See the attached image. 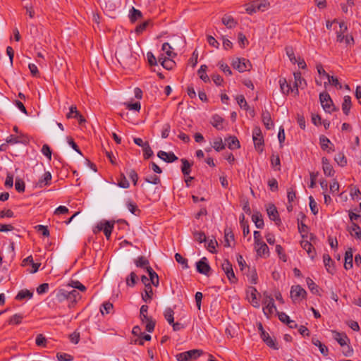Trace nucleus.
Returning <instances> with one entry per match:
<instances>
[{
	"label": "nucleus",
	"mask_w": 361,
	"mask_h": 361,
	"mask_svg": "<svg viewBox=\"0 0 361 361\" xmlns=\"http://www.w3.org/2000/svg\"><path fill=\"white\" fill-rule=\"evenodd\" d=\"M319 100L322 108L326 112L331 114L337 111L329 93L326 92L320 93Z\"/></svg>",
	"instance_id": "obj_1"
},
{
	"label": "nucleus",
	"mask_w": 361,
	"mask_h": 361,
	"mask_svg": "<svg viewBox=\"0 0 361 361\" xmlns=\"http://www.w3.org/2000/svg\"><path fill=\"white\" fill-rule=\"evenodd\" d=\"M269 4L267 0H257L249 4L246 8V11L249 14H252L257 11H265Z\"/></svg>",
	"instance_id": "obj_2"
},
{
	"label": "nucleus",
	"mask_w": 361,
	"mask_h": 361,
	"mask_svg": "<svg viewBox=\"0 0 361 361\" xmlns=\"http://www.w3.org/2000/svg\"><path fill=\"white\" fill-rule=\"evenodd\" d=\"M202 354V350L193 349L183 353H178L176 355L178 361H191L197 359Z\"/></svg>",
	"instance_id": "obj_3"
},
{
	"label": "nucleus",
	"mask_w": 361,
	"mask_h": 361,
	"mask_svg": "<svg viewBox=\"0 0 361 361\" xmlns=\"http://www.w3.org/2000/svg\"><path fill=\"white\" fill-rule=\"evenodd\" d=\"M263 302L265 305V307H263V312L267 317L271 315L274 312H277L273 298L266 293H264Z\"/></svg>",
	"instance_id": "obj_4"
},
{
	"label": "nucleus",
	"mask_w": 361,
	"mask_h": 361,
	"mask_svg": "<svg viewBox=\"0 0 361 361\" xmlns=\"http://www.w3.org/2000/svg\"><path fill=\"white\" fill-rule=\"evenodd\" d=\"M252 139L255 147L259 152H262V146L264 145V139L262 134V130L259 127L256 126L252 131Z\"/></svg>",
	"instance_id": "obj_5"
},
{
	"label": "nucleus",
	"mask_w": 361,
	"mask_h": 361,
	"mask_svg": "<svg viewBox=\"0 0 361 361\" xmlns=\"http://www.w3.org/2000/svg\"><path fill=\"white\" fill-rule=\"evenodd\" d=\"M307 295L306 290L300 286H293L290 290V297L294 302H300L305 298Z\"/></svg>",
	"instance_id": "obj_6"
},
{
	"label": "nucleus",
	"mask_w": 361,
	"mask_h": 361,
	"mask_svg": "<svg viewBox=\"0 0 361 361\" xmlns=\"http://www.w3.org/2000/svg\"><path fill=\"white\" fill-rule=\"evenodd\" d=\"M221 268L231 283L237 282L238 279L235 276L233 266L228 259L224 260V263L221 264Z\"/></svg>",
	"instance_id": "obj_7"
},
{
	"label": "nucleus",
	"mask_w": 361,
	"mask_h": 361,
	"mask_svg": "<svg viewBox=\"0 0 361 361\" xmlns=\"http://www.w3.org/2000/svg\"><path fill=\"white\" fill-rule=\"evenodd\" d=\"M233 68L238 70L239 72L243 73L246 71H249L251 66L250 63L248 60L244 58H237L232 63Z\"/></svg>",
	"instance_id": "obj_8"
},
{
	"label": "nucleus",
	"mask_w": 361,
	"mask_h": 361,
	"mask_svg": "<svg viewBox=\"0 0 361 361\" xmlns=\"http://www.w3.org/2000/svg\"><path fill=\"white\" fill-rule=\"evenodd\" d=\"M302 240L300 241V245L302 247L303 250H305L308 256L312 259H314L317 255L316 250L312 245V244L308 241L307 240H305V235H302Z\"/></svg>",
	"instance_id": "obj_9"
},
{
	"label": "nucleus",
	"mask_w": 361,
	"mask_h": 361,
	"mask_svg": "<svg viewBox=\"0 0 361 361\" xmlns=\"http://www.w3.org/2000/svg\"><path fill=\"white\" fill-rule=\"evenodd\" d=\"M197 271L204 275L208 276L211 267L207 262V259L204 257L196 263Z\"/></svg>",
	"instance_id": "obj_10"
},
{
	"label": "nucleus",
	"mask_w": 361,
	"mask_h": 361,
	"mask_svg": "<svg viewBox=\"0 0 361 361\" xmlns=\"http://www.w3.org/2000/svg\"><path fill=\"white\" fill-rule=\"evenodd\" d=\"M257 290L255 287L250 286L247 290V297L250 303L255 307H259V302L257 298Z\"/></svg>",
	"instance_id": "obj_11"
},
{
	"label": "nucleus",
	"mask_w": 361,
	"mask_h": 361,
	"mask_svg": "<svg viewBox=\"0 0 361 361\" xmlns=\"http://www.w3.org/2000/svg\"><path fill=\"white\" fill-rule=\"evenodd\" d=\"M322 164L324 175L326 176L333 177L335 175V171L332 165L330 164L329 160L326 157H322Z\"/></svg>",
	"instance_id": "obj_12"
},
{
	"label": "nucleus",
	"mask_w": 361,
	"mask_h": 361,
	"mask_svg": "<svg viewBox=\"0 0 361 361\" xmlns=\"http://www.w3.org/2000/svg\"><path fill=\"white\" fill-rule=\"evenodd\" d=\"M6 141L8 144L11 145H14L17 143L26 144L28 142V138L26 135L23 134H20L18 136L11 135L6 138Z\"/></svg>",
	"instance_id": "obj_13"
},
{
	"label": "nucleus",
	"mask_w": 361,
	"mask_h": 361,
	"mask_svg": "<svg viewBox=\"0 0 361 361\" xmlns=\"http://www.w3.org/2000/svg\"><path fill=\"white\" fill-rule=\"evenodd\" d=\"M267 214L271 221L276 222V224L281 222L279 212L274 204H270L267 208Z\"/></svg>",
	"instance_id": "obj_14"
},
{
	"label": "nucleus",
	"mask_w": 361,
	"mask_h": 361,
	"mask_svg": "<svg viewBox=\"0 0 361 361\" xmlns=\"http://www.w3.org/2000/svg\"><path fill=\"white\" fill-rule=\"evenodd\" d=\"M157 157L167 163L178 160V157L172 152H166L161 150L157 153Z\"/></svg>",
	"instance_id": "obj_15"
},
{
	"label": "nucleus",
	"mask_w": 361,
	"mask_h": 361,
	"mask_svg": "<svg viewBox=\"0 0 361 361\" xmlns=\"http://www.w3.org/2000/svg\"><path fill=\"white\" fill-rule=\"evenodd\" d=\"M67 118H76L80 123L85 122V120L83 116L79 113L77 110V107L75 105L71 106L69 109V112L66 114Z\"/></svg>",
	"instance_id": "obj_16"
},
{
	"label": "nucleus",
	"mask_w": 361,
	"mask_h": 361,
	"mask_svg": "<svg viewBox=\"0 0 361 361\" xmlns=\"http://www.w3.org/2000/svg\"><path fill=\"white\" fill-rule=\"evenodd\" d=\"M255 247L258 256L268 257L269 255V247L264 241L255 245Z\"/></svg>",
	"instance_id": "obj_17"
},
{
	"label": "nucleus",
	"mask_w": 361,
	"mask_h": 361,
	"mask_svg": "<svg viewBox=\"0 0 361 361\" xmlns=\"http://www.w3.org/2000/svg\"><path fill=\"white\" fill-rule=\"evenodd\" d=\"M319 143L321 145V148L323 150H326L328 152L334 151V145L331 142L330 140L326 136H320Z\"/></svg>",
	"instance_id": "obj_18"
},
{
	"label": "nucleus",
	"mask_w": 361,
	"mask_h": 361,
	"mask_svg": "<svg viewBox=\"0 0 361 361\" xmlns=\"http://www.w3.org/2000/svg\"><path fill=\"white\" fill-rule=\"evenodd\" d=\"M261 338L263 340V341L269 347V348H271L274 350H278L279 349V346L277 345V343H276V341L272 338H271V336H269V334L266 332V331H263L262 333H261Z\"/></svg>",
	"instance_id": "obj_19"
},
{
	"label": "nucleus",
	"mask_w": 361,
	"mask_h": 361,
	"mask_svg": "<svg viewBox=\"0 0 361 361\" xmlns=\"http://www.w3.org/2000/svg\"><path fill=\"white\" fill-rule=\"evenodd\" d=\"M353 266V250L349 248L345 253L344 268L346 270L350 269Z\"/></svg>",
	"instance_id": "obj_20"
},
{
	"label": "nucleus",
	"mask_w": 361,
	"mask_h": 361,
	"mask_svg": "<svg viewBox=\"0 0 361 361\" xmlns=\"http://www.w3.org/2000/svg\"><path fill=\"white\" fill-rule=\"evenodd\" d=\"M51 174L50 172L47 171L44 173L43 176L38 180L37 185L42 188L44 186L49 185L51 183Z\"/></svg>",
	"instance_id": "obj_21"
},
{
	"label": "nucleus",
	"mask_w": 361,
	"mask_h": 361,
	"mask_svg": "<svg viewBox=\"0 0 361 361\" xmlns=\"http://www.w3.org/2000/svg\"><path fill=\"white\" fill-rule=\"evenodd\" d=\"M348 231L353 237L361 240V228L357 224L353 222Z\"/></svg>",
	"instance_id": "obj_22"
},
{
	"label": "nucleus",
	"mask_w": 361,
	"mask_h": 361,
	"mask_svg": "<svg viewBox=\"0 0 361 361\" xmlns=\"http://www.w3.org/2000/svg\"><path fill=\"white\" fill-rule=\"evenodd\" d=\"M334 338L341 345L344 346L347 345V342L349 341L348 336L345 334H341L334 331Z\"/></svg>",
	"instance_id": "obj_23"
},
{
	"label": "nucleus",
	"mask_w": 361,
	"mask_h": 361,
	"mask_svg": "<svg viewBox=\"0 0 361 361\" xmlns=\"http://www.w3.org/2000/svg\"><path fill=\"white\" fill-rule=\"evenodd\" d=\"M149 274V279L151 284L154 285L155 287L159 286V280L158 274L153 270L151 267H147V271Z\"/></svg>",
	"instance_id": "obj_24"
},
{
	"label": "nucleus",
	"mask_w": 361,
	"mask_h": 361,
	"mask_svg": "<svg viewBox=\"0 0 361 361\" xmlns=\"http://www.w3.org/2000/svg\"><path fill=\"white\" fill-rule=\"evenodd\" d=\"M280 89L283 94H288L290 92H294V89H291V86L288 84L286 78H280L279 81Z\"/></svg>",
	"instance_id": "obj_25"
},
{
	"label": "nucleus",
	"mask_w": 361,
	"mask_h": 361,
	"mask_svg": "<svg viewBox=\"0 0 361 361\" xmlns=\"http://www.w3.org/2000/svg\"><path fill=\"white\" fill-rule=\"evenodd\" d=\"M221 21L222 23L229 29L235 27L237 25V22L230 15H224L221 19Z\"/></svg>",
	"instance_id": "obj_26"
},
{
	"label": "nucleus",
	"mask_w": 361,
	"mask_h": 361,
	"mask_svg": "<svg viewBox=\"0 0 361 361\" xmlns=\"http://www.w3.org/2000/svg\"><path fill=\"white\" fill-rule=\"evenodd\" d=\"M323 262L326 271L330 274H333L334 271V267L332 266L333 262L329 255L324 254L323 255Z\"/></svg>",
	"instance_id": "obj_27"
},
{
	"label": "nucleus",
	"mask_w": 361,
	"mask_h": 361,
	"mask_svg": "<svg viewBox=\"0 0 361 361\" xmlns=\"http://www.w3.org/2000/svg\"><path fill=\"white\" fill-rule=\"evenodd\" d=\"M312 343L313 345L319 347V351L323 355H328V348L324 344L322 343V342L318 338L313 337L312 338Z\"/></svg>",
	"instance_id": "obj_28"
},
{
	"label": "nucleus",
	"mask_w": 361,
	"mask_h": 361,
	"mask_svg": "<svg viewBox=\"0 0 361 361\" xmlns=\"http://www.w3.org/2000/svg\"><path fill=\"white\" fill-rule=\"evenodd\" d=\"M224 118L218 114H215L212 118L211 123L217 130H222Z\"/></svg>",
	"instance_id": "obj_29"
},
{
	"label": "nucleus",
	"mask_w": 361,
	"mask_h": 361,
	"mask_svg": "<svg viewBox=\"0 0 361 361\" xmlns=\"http://www.w3.org/2000/svg\"><path fill=\"white\" fill-rule=\"evenodd\" d=\"M135 264L137 267L145 269L147 271V267H150L149 260L143 256H140L135 259Z\"/></svg>",
	"instance_id": "obj_30"
},
{
	"label": "nucleus",
	"mask_w": 361,
	"mask_h": 361,
	"mask_svg": "<svg viewBox=\"0 0 361 361\" xmlns=\"http://www.w3.org/2000/svg\"><path fill=\"white\" fill-rule=\"evenodd\" d=\"M252 220L257 228H263L264 221L262 214L259 212H255L252 216Z\"/></svg>",
	"instance_id": "obj_31"
},
{
	"label": "nucleus",
	"mask_w": 361,
	"mask_h": 361,
	"mask_svg": "<svg viewBox=\"0 0 361 361\" xmlns=\"http://www.w3.org/2000/svg\"><path fill=\"white\" fill-rule=\"evenodd\" d=\"M262 122L267 129H271L274 127V123L271 120V115L269 111L262 113Z\"/></svg>",
	"instance_id": "obj_32"
},
{
	"label": "nucleus",
	"mask_w": 361,
	"mask_h": 361,
	"mask_svg": "<svg viewBox=\"0 0 361 361\" xmlns=\"http://www.w3.org/2000/svg\"><path fill=\"white\" fill-rule=\"evenodd\" d=\"M153 290L151 286L145 287L144 293H142V298L145 302H149L152 299Z\"/></svg>",
	"instance_id": "obj_33"
},
{
	"label": "nucleus",
	"mask_w": 361,
	"mask_h": 361,
	"mask_svg": "<svg viewBox=\"0 0 361 361\" xmlns=\"http://www.w3.org/2000/svg\"><path fill=\"white\" fill-rule=\"evenodd\" d=\"M351 108V98L350 96L346 95L343 98L342 104V110L345 115H348Z\"/></svg>",
	"instance_id": "obj_34"
},
{
	"label": "nucleus",
	"mask_w": 361,
	"mask_h": 361,
	"mask_svg": "<svg viewBox=\"0 0 361 361\" xmlns=\"http://www.w3.org/2000/svg\"><path fill=\"white\" fill-rule=\"evenodd\" d=\"M23 4V8L26 10V13L30 18L35 17V11L33 9L32 4L28 0H22Z\"/></svg>",
	"instance_id": "obj_35"
},
{
	"label": "nucleus",
	"mask_w": 361,
	"mask_h": 361,
	"mask_svg": "<svg viewBox=\"0 0 361 361\" xmlns=\"http://www.w3.org/2000/svg\"><path fill=\"white\" fill-rule=\"evenodd\" d=\"M24 318L23 314H15L8 320V323L10 325H18L20 324Z\"/></svg>",
	"instance_id": "obj_36"
},
{
	"label": "nucleus",
	"mask_w": 361,
	"mask_h": 361,
	"mask_svg": "<svg viewBox=\"0 0 361 361\" xmlns=\"http://www.w3.org/2000/svg\"><path fill=\"white\" fill-rule=\"evenodd\" d=\"M228 147L231 149H235L240 148V142L238 138L235 136H231L228 139Z\"/></svg>",
	"instance_id": "obj_37"
},
{
	"label": "nucleus",
	"mask_w": 361,
	"mask_h": 361,
	"mask_svg": "<svg viewBox=\"0 0 361 361\" xmlns=\"http://www.w3.org/2000/svg\"><path fill=\"white\" fill-rule=\"evenodd\" d=\"M113 228L114 224H111L110 222L106 221L102 226L99 229L103 230L105 236L109 238L111 234Z\"/></svg>",
	"instance_id": "obj_38"
},
{
	"label": "nucleus",
	"mask_w": 361,
	"mask_h": 361,
	"mask_svg": "<svg viewBox=\"0 0 361 361\" xmlns=\"http://www.w3.org/2000/svg\"><path fill=\"white\" fill-rule=\"evenodd\" d=\"M32 296H33V293L32 291L25 289V290H21L20 291L18 292V293L17 294V295L16 297V299L18 300H21L26 298H32Z\"/></svg>",
	"instance_id": "obj_39"
},
{
	"label": "nucleus",
	"mask_w": 361,
	"mask_h": 361,
	"mask_svg": "<svg viewBox=\"0 0 361 361\" xmlns=\"http://www.w3.org/2000/svg\"><path fill=\"white\" fill-rule=\"evenodd\" d=\"M181 162V171L184 176H188L191 172L192 164L185 159H182Z\"/></svg>",
	"instance_id": "obj_40"
},
{
	"label": "nucleus",
	"mask_w": 361,
	"mask_h": 361,
	"mask_svg": "<svg viewBox=\"0 0 361 361\" xmlns=\"http://www.w3.org/2000/svg\"><path fill=\"white\" fill-rule=\"evenodd\" d=\"M138 279L137 276L133 271H132L126 278V282L128 286L133 287L137 283Z\"/></svg>",
	"instance_id": "obj_41"
},
{
	"label": "nucleus",
	"mask_w": 361,
	"mask_h": 361,
	"mask_svg": "<svg viewBox=\"0 0 361 361\" xmlns=\"http://www.w3.org/2000/svg\"><path fill=\"white\" fill-rule=\"evenodd\" d=\"M161 50L164 51L166 55L168 56V58L170 57H174L176 56V54H175L172 50V47L168 42H165L162 44Z\"/></svg>",
	"instance_id": "obj_42"
},
{
	"label": "nucleus",
	"mask_w": 361,
	"mask_h": 361,
	"mask_svg": "<svg viewBox=\"0 0 361 361\" xmlns=\"http://www.w3.org/2000/svg\"><path fill=\"white\" fill-rule=\"evenodd\" d=\"M142 16V14L140 10H137L134 7L132 8L129 16L131 22H135L137 20L141 18Z\"/></svg>",
	"instance_id": "obj_43"
},
{
	"label": "nucleus",
	"mask_w": 361,
	"mask_h": 361,
	"mask_svg": "<svg viewBox=\"0 0 361 361\" xmlns=\"http://www.w3.org/2000/svg\"><path fill=\"white\" fill-rule=\"evenodd\" d=\"M126 207L133 214L138 215L140 212V210L138 209L137 204L131 200H128L126 202Z\"/></svg>",
	"instance_id": "obj_44"
},
{
	"label": "nucleus",
	"mask_w": 361,
	"mask_h": 361,
	"mask_svg": "<svg viewBox=\"0 0 361 361\" xmlns=\"http://www.w3.org/2000/svg\"><path fill=\"white\" fill-rule=\"evenodd\" d=\"M56 299L59 302H62L65 300H68V293L67 289H60L56 292Z\"/></svg>",
	"instance_id": "obj_45"
},
{
	"label": "nucleus",
	"mask_w": 361,
	"mask_h": 361,
	"mask_svg": "<svg viewBox=\"0 0 361 361\" xmlns=\"http://www.w3.org/2000/svg\"><path fill=\"white\" fill-rule=\"evenodd\" d=\"M334 161L340 166H345L347 164V159L343 153H338L334 157Z\"/></svg>",
	"instance_id": "obj_46"
},
{
	"label": "nucleus",
	"mask_w": 361,
	"mask_h": 361,
	"mask_svg": "<svg viewBox=\"0 0 361 361\" xmlns=\"http://www.w3.org/2000/svg\"><path fill=\"white\" fill-rule=\"evenodd\" d=\"M173 315L174 312L171 307L166 308L164 312V316L169 324H172L174 321Z\"/></svg>",
	"instance_id": "obj_47"
},
{
	"label": "nucleus",
	"mask_w": 361,
	"mask_h": 361,
	"mask_svg": "<svg viewBox=\"0 0 361 361\" xmlns=\"http://www.w3.org/2000/svg\"><path fill=\"white\" fill-rule=\"evenodd\" d=\"M225 234V247H231L230 240H234V235L230 228H226L224 231Z\"/></svg>",
	"instance_id": "obj_48"
},
{
	"label": "nucleus",
	"mask_w": 361,
	"mask_h": 361,
	"mask_svg": "<svg viewBox=\"0 0 361 361\" xmlns=\"http://www.w3.org/2000/svg\"><path fill=\"white\" fill-rule=\"evenodd\" d=\"M158 60L159 62H161L163 67L166 69H170L172 66V64L174 63L173 61L170 60L169 58H164L162 55L158 57Z\"/></svg>",
	"instance_id": "obj_49"
},
{
	"label": "nucleus",
	"mask_w": 361,
	"mask_h": 361,
	"mask_svg": "<svg viewBox=\"0 0 361 361\" xmlns=\"http://www.w3.org/2000/svg\"><path fill=\"white\" fill-rule=\"evenodd\" d=\"M207 66L206 65H202L198 71L200 78L205 82L209 81L208 75L206 74Z\"/></svg>",
	"instance_id": "obj_50"
},
{
	"label": "nucleus",
	"mask_w": 361,
	"mask_h": 361,
	"mask_svg": "<svg viewBox=\"0 0 361 361\" xmlns=\"http://www.w3.org/2000/svg\"><path fill=\"white\" fill-rule=\"evenodd\" d=\"M113 304L109 302H105L102 304L100 311L102 314H109L113 310Z\"/></svg>",
	"instance_id": "obj_51"
},
{
	"label": "nucleus",
	"mask_w": 361,
	"mask_h": 361,
	"mask_svg": "<svg viewBox=\"0 0 361 361\" xmlns=\"http://www.w3.org/2000/svg\"><path fill=\"white\" fill-rule=\"evenodd\" d=\"M212 147L217 152H219L225 148V145L223 143L221 137L216 138L213 142Z\"/></svg>",
	"instance_id": "obj_52"
},
{
	"label": "nucleus",
	"mask_w": 361,
	"mask_h": 361,
	"mask_svg": "<svg viewBox=\"0 0 361 361\" xmlns=\"http://www.w3.org/2000/svg\"><path fill=\"white\" fill-rule=\"evenodd\" d=\"M176 261L182 265L183 269H188V259L184 258L180 254L176 253L175 255Z\"/></svg>",
	"instance_id": "obj_53"
},
{
	"label": "nucleus",
	"mask_w": 361,
	"mask_h": 361,
	"mask_svg": "<svg viewBox=\"0 0 361 361\" xmlns=\"http://www.w3.org/2000/svg\"><path fill=\"white\" fill-rule=\"evenodd\" d=\"M68 288H76V289H78L81 291H85L86 290V288L85 286L82 284L80 281H71L70 283H68V285L67 286Z\"/></svg>",
	"instance_id": "obj_54"
},
{
	"label": "nucleus",
	"mask_w": 361,
	"mask_h": 361,
	"mask_svg": "<svg viewBox=\"0 0 361 361\" xmlns=\"http://www.w3.org/2000/svg\"><path fill=\"white\" fill-rule=\"evenodd\" d=\"M68 300L71 302H76L78 299L80 298L79 293L75 289H71V290H68Z\"/></svg>",
	"instance_id": "obj_55"
},
{
	"label": "nucleus",
	"mask_w": 361,
	"mask_h": 361,
	"mask_svg": "<svg viewBox=\"0 0 361 361\" xmlns=\"http://www.w3.org/2000/svg\"><path fill=\"white\" fill-rule=\"evenodd\" d=\"M145 180L148 183H152L154 185H158L161 182L160 178L157 175L147 176L145 178Z\"/></svg>",
	"instance_id": "obj_56"
},
{
	"label": "nucleus",
	"mask_w": 361,
	"mask_h": 361,
	"mask_svg": "<svg viewBox=\"0 0 361 361\" xmlns=\"http://www.w3.org/2000/svg\"><path fill=\"white\" fill-rule=\"evenodd\" d=\"M271 164L273 167L276 168V170H281V161L279 155L272 154L271 157Z\"/></svg>",
	"instance_id": "obj_57"
},
{
	"label": "nucleus",
	"mask_w": 361,
	"mask_h": 361,
	"mask_svg": "<svg viewBox=\"0 0 361 361\" xmlns=\"http://www.w3.org/2000/svg\"><path fill=\"white\" fill-rule=\"evenodd\" d=\"M147 311H148V306L146 305H143L140 307V319L141 321L145 323V320H148L149 318L147 316Z\"/></svg>",
	"instance_id": "obj_58"
},
{
	"label": "nucleus",
	"mask_w": 361,
	"mask_h": 361,
	"mask_svg": "<svg viewBox=\"0 0 361 361\" xmlns=\"http://www.w3.org/2000/svg\"><path fill=\"white\" fill-rule=\"evenodd\" d=\"M236 100L240 108H243L245 110H247L249 109V106L243 95H238L236 97Z\"/></svg>",
	"instance_id": "obj_59"
},
{
	"label": "nucleus",
	"mask_w": 361,
	"mask_h": 361,
	"mask_svg": "<svg viewBox=\"0 0 361 361\" xmlns=\"http://www.w3.org/2000/svg\"><path fill=\"white\" fill-rule=\"evenodd\" d=\"M15 188L18 192H23L25 188L24 181L20 178H16L15 183Z\"/></svg>",
	"instance_id": "obj_60"
},
{
	"label": "nucleus",
	"mask_w": 361,
	"mask_h": 361,
	"mask_svg": "<svg viewBox=\"0 0 361 361\" xmlns=\"http://www.w3.org/2000/svg\"><path fill=\"white\" fill-rule=\"evenodd\" d=\"M144 152V158L145 159H148L149 157H151L153 155V151L152 150L149 143L147 142H145V147L142 148Z\"/></svg>",
	"instance_id": "obj_61"
},
{
	"label": "nucleus",
	"mask_w": 361,
	"mask_h": 361,
	"mask_svg": "<svg viewBox=\"0 0 361 361\" xmlns=\"http://www.w3.org/2000/svg\"><path fill=\"white\" fill-rule=\"evenodd\" d=\"M267 183H268V186H269V189L271 191L275 192V191L278 190L279 184H278L277 180L276 178H271L269 179Z\"/></svg>",
	"instance_id": "obj_62"
},
{
	"label": "nucleus",
	"mask_w": 361,
	"mask_h": 361,
	"mask_svg": "<svg viewBox=\"0 0 361 361\" xmlns=\"http://www.w3.org/2000/svg\"><path fill=\"white\" fill-rule=\"evenodd\" d=\"M193 235H194L195 240L196 241L199 242L200 243H202L206 241L207 238H206V235L204 232L195 231L193 233Z\"/></svg>",
	"instance_id": "obj_63"
},
{
	"label": "nucleus",
	"mask_w": 361,
	"mask_h": 361,
	"mask_svg": "<svg viewBox=\"0 0 361 361\" xmlns=\"http://www.w3.org/2000/svg\"><path fill=\"white\" fill-rule=\"evenodd\" d=\"M57 359L59 361H72L73 357L67 353H57Z\"/></svg>",
	"instance_id": "obj_64"
}]
</instances>
